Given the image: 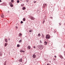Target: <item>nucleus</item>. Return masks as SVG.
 I'll list each match as a JSON object with an SVG mask.
<instances>
[{
  "label": "nucleus",
  "mask_w": 65,
  "mask_h": 65,
  "mask_svg": "<svg viewBox=\"0 0 65 65\" xmlns=\"http://www.w3.org/2000/svg\"><path fill=\"white\" fill-rule=\"evenodd\" d=\"M32 57L34 58H35L36 57V55L35 54H34L33 55H32Z\"/></svg>",
  "instance_id": "7ed1b4c3"
},
{
  "label": "nucleus",
  "mask_w": 65,
  "mask_h": 65,
  "mask_svg": "<svg viewBox=\"0 0 65 65\" xmlns=\"http://www.w3.org/2000/svg\"><path fill=\"white\" fill-rule=\"evenodd\" d=\"M28 49L30 50V48H31L30 46V45H28Z\"/></svg>",
  "instance_id": "2eb2a0df"
},
{
  "label": "nucleus",
  "mask_w": 65,
  "mask_h": 65,
  "mask_svg": "<svg viewBox=\"0 0 65 65\" xmlns=\"http://www.w3.org/2000/svg\"><path fill=\"white\" fill-rule=\"evenodd\" d=\"M46 38V39H50V36L48 35H47Z\"/></svg>",
  "instance_id": "f257e3e1"
},
{
  "label": "nucleus",
  "mask_w": 65,
  "mask_h": 65,
  "mask_svg": "<svg viewBox=\"0 0 65 65\" xmlns=\"http://www.w3.org/2000/svg\"><path fill=\"white\" fill-rule=\"evenodd\" d=\"M44 5H45V6H47V5H46V4H45Z\"/></svg>",
  "instance_id": "c85d7f7f"
},
{
  "label": "nucleus",
  "mask_w": 65,
  "mask_h": 65,
  "mask_svg": "<svg viewBox=\"0 0 65 65\" xmlns=\"http://www.w3.org/2000/svg\"><path fill=\"white\" fill-rule=\"evenodd\" d=\"M36 2V1H35V2H34V3H35Z\"/></svg>",
  "instance_id": "c9c22d12"
},
{
  "label": "nucleus",
  "mask_w": 65,
  "mask_h": 65,
  "mask_svg": "<svg viewBox=\"0 0 65 65\" xmlns=\"http://www.w3.org/2000/svg\"><path fill=\"white\" fill-rule=\"evenodd\" d=\"M10 6H11V7H13V5H10Z\"/></svg>",
  "instance_id": "b1692460"
},
{
  "label": "nucleus",
  "mask_w": 65,
  "mask_h": 65,
  "mask_svg": "<svg viewBox=\"0 0 65 65\" xmlns=\"http://www.w3.org/2000/svg\"><path fill=\"white\" fill-rule=\"evenodd\" d=\"M53 60L54 61V62H55L56 61V59L55 58H53Z\"/></svg>",
  "instance_id": "4be33fe9"
},
{
  "label": "nucleus",
  "mask_w": 65,
  "mask_h": 65,
  "mask_svg": "<svg viewBox=\"0 0 65 65\" xmlns=\"http://www.w3.org/2000/svg\"><path fill=\"white\" fill-rule=\"evenodd\" d=\"M64 25H65V24H64Z\"/></svg>",
  "instance_id": "a19ab883"
},
{
  "label": "nucleus",
  "mask_w": 65,
  "mask_h": 65,
  "mask_svg": "<svg viewBox=\"0 0 65 65\" xmlns=\"http://www.w3.org/2000/svg\"><path fill=\"white\" fill-rule=\"evenodd\" d=\"M17 3H20V1L19 0H18L17 1Z\"/></svg>",
  "instance_id": "dca6fc26"
},
{
  "label": "nucleus",
  "mask_w": 65,
  "mask_h": 65,
  "mask_svg": "<svg viewBox=\"0 0 65 65\" xmlns=\"http://www.w3.org/2000/svg\"><path fill=\"white\" fill-rule=\"evenodd\" d=\"M59 24L60 25H61V23H59Z\"/></svg>",
  "instance_id": "72a5a7b5"
},
{
  "label": "nucleus",
  "mask_w": 65,
  "mask_h": 65,
  "mask_svg": "<svg viewBox=\"0 0 65 65\" xmlns=\"http://www.w3.org/2000/svg\"><path fill=\"white\" fill-rule=\"evenodd\" d=\"M59 57H60V58H61V59H63V56H62V55H59Z\"/></svg>",
  "instance_id": "39448f33"
},
{
  "label": "nucleus",
  "mask_w": 65,
  "mask_h": 65,
  "mask_svg": "<svg viewBox=\"0 0 65 65\" xmlns=\"http://www.w3.org/2000/svg\"><path fill=\"white\" fill-rule=\"evenodd\" d=\"M54 57H55V58H56V57H57V56H54Z\"/></svg>",
  "instance_id": "f704fd0d"
},
{
  "label": "nucleus",
  "mask_w": 65,
  "mask_h": 65,
  "mask_svg": "<svg viewBox=\"0 0 65 65\" xmlns=\"http://www.w3.org/2000/svg\"><path fill=\"white\" fill-rule=\"evenodd\" d=\"M16 28H17V29H18V27L17 26H16Z\"/></svg>",
  "instance_id": "e433bc0d"
},
{
  "label": "nucleus",
  "mask_w": 65,
  "mask_h": 65,
  "mask_svg": "<svg viewBox=\"0 0 65 65\" xmlns=\"http://www.w3.org/2000/svg\"><path fill=\"white\" fill-rule=\"evenodd\" d=\"M14 2V1L13 0H11V2H12V3H13V2Z\"/></svg>",
  "instance_id": "a878e982"
},
{
  "label": "nucleus",
  "mask_w": 65,
  "mask_h": 65,
  "mask_svg": "<svg viewBox=\"0 0 65 65\" xmlns=\"http://www.w3.org/2000/svg\"><path fill=\"white\" fill-rule=\"evenodd\" d=\"M26 1L27 2H28V0H26Z\"/></svg>",
  "instance_id": "cd10ccee"
},
{
  "label": "nucleus",
  "mask_w": 65,
  "mask_h": 65,
  "mask_svg": "<svg viewBox=\"0 0 65 65\" xmlns=\"http://www.w3.org/2000/svg\"><path fill=\"white\" fill-rule=\"evenodd\" d=\"M39 49H40V50H42L43 48V46L42 45H39Z\"/></svg>",
  "instance_id": "f03ea898"
},
{
  "label": "nucleus",
  "mask_w": 65,
  "mask_h": 65,
  "mask_svg": "<svg viewBox=\"0 0 65 65\" xmlns=\"http://www.w3.org/2000/svg\"><path fill=\"white\" fill-rule=\"evenodd\" d=\"M40 43H42V41L40 40Z\"/></svg>",
  "instance_id": "aec40b11"
},
{
  "label": "nucleus",
  "mask_w": 65,
  "mask_h": 65,
  "mask_svg": "<svg viewBox=\"0 0 65 65\" xmlns=\"http://www.w3.org/2000/svg\"><path fill=\"white\" fill-rule=\"evenodd\" d=\"M10 38H9L8 39V40H9H9H10Z\"/></svg>",
  "instance_id": "7c9ffc66"
},
{
  "label": "nucleus",
  "mask_w": 65,
  "mask_h": 65,
  "mask_svg": "<svg viewBox=\"0 0 65 65\" xmlns=\"http://www.w3.org/2000/svg\"><path fill=\"white\" fill-rule=\"evenodd\" d=\"M23 21H26V18H24L23 19Z\"/></svg>",
  "instance_id": "6ab92c4d"
},
{
  "label": "nucleus",
  "mask_w": 65,
  "mask_h": 65,
  "mask_svg": "<svg viewBox=\"0 0 65 65\" xmlns=\"http://www.w3.org/2000/svg\"><path fill=\"white\" fill-rule=\"evenodd\" d=\"M30 19L32 20H34V18L33 17H30Z\"/></svg>",
  "instance_id": "423d86ee"
},
{
  "label": "nucleus",
  "mask_w": 65,
  "mask_h": 65,
  "mask_svg": "<svg viewBox=\"0 0 65 65\" xmlns=\"http://www.w3.org/2000/svg\"><path fill=\"white\" fill-rule=\"evenodd\" d=\"M45 22V21H43V24H44V23Z\"/></svg>",
  "instance_id": "c756f323"
},
{
  "label": "nucleus",
  "mask_w": 65,
  "mask_h": 65,
  "mask_svg": "<svg viewBox=\"0 0 65 65\" xmlns=\"http://www.w3.org/2000/svg\"><path fill=\"white\" fill-rule=\"evenodd\" d=\"M19 61L20 62H23V60H22V58H20Z\"/></svg>",
  "instance_id": "20e7f679"
},
{
  "label": "nucleus",
  "mask_w": 65,
  "mask_h": 65,
  "mask_svg": "<svg viewBox=\"0 0 65 65\" xmlns=\"http://www.w3.org/2000/svg\"><path fill=\"white\" fill-rule=\"evenodd\" d=\"M22 42V40H20L19 41V42L20 43H21Z\"/></svg>",
  "instance_id": "f8f14e48"
},
{
  "label": "nucleus",
  "mask_w": 65,
  "mask_h": 65,
  "mask_svg": "<svg viewBox=\"0 0 65 65\" xmlns=\"http://www.w3.org/2000/svg\"><path fill=\"white\" fill-rule=\"evenodd\" d=\"M17 47H20V45L19 44H18L17 45Z\"/></svg>",
  "instance_id": "5701e85b"
},
{
  "label": "nucleus",
  "mask_w": 65,
  "mask_h": 65,
  "mask_svg": "<svg viewBox=\"0 0 65 65\" xmlns=\"http://www.w3.org/2000/svg\"><path fill=\"white\" fill-rule=\"evenodd\" d=\"M7 45H8V43H5V44L4 46H5L6 47V46H7Z\"/></svg>",
  "instance_id": "6e6552de"
},
{
  "label": "nucleus",
  "mask_w": 65,
  "mask_h": 65,
  "mask_svg": "<svg viewBox=\"0 0 65 65\" xmlns=\"http://www.w3.org/2000/svg\"><path fill=\"white\" fill-rule=\"evenodd\" d=\"M5 41L6 42H7V39H5Z\"/></svg>",
  "instance_id": "9d476101"
},
{
  "label": "nucleus",
  "mask_w": 65,
  "mask_h": 65,
  "mask_svg": "<svg viewBox=\"0 0 65 65\" xmlns=\"http://www.w3.org/2000/svg\"><path fill=\"white\" fill-rule=\"evenodd\" d=\"M21 24H23V21H21Z\"/></svg>",
  "instance_id": "bb28decb"
},
{
  "label": "nucleus",
  "mask_w": 65,
  "mask_h": 65,
  "mask_svg": "<svg viewBox=\"0 0 65 65\" xmlns=\"http://www.w3.org/2000/svg\"><path fill=\"white\" fill-rule=\"evenodd\" d=\"M47 65H50V64L49 63H47Z\"/></svg>",
  "instance_id": "473e14b6"
},
{
  "label": "nucleus",
  "mask_w": 65,
  "mask_h": 65,
  "mask_svg": "<svg viewBox=\"0 0 65 65\" xmlns=\"http://www.w3.org/2000/svg\"><path fill=\"white\" fill-rule=\"evenodd\" d=\"M9 4H11V2H10L9 3Z\"/></svg>",
  "instance_id": "2f4dec72"
},
{
  "label": "nucleus",
  "mask_w": 65,
  "mask_h": 65,
  "mask_svg": "<svg viewBox=\"0 0 65 65\" xmlns=\"http://www.w3.org/2000/svg\"><path fill=\"white\" fill-rule=\"evenodd\" d=\"M20 52H23V53H25V51H23V50H20Z\"/></svg>",
  "instance_id": "1a4fd4ad"
},
{
  "label": "nucleus",
  "mask_w": 65,
  "mask_h": 65,
  "mask_svg": "<svg viewBox=\"0 0 65 65\" xmlns=\"http://www.w3.org/2000/svg\"><path fill=\"white\" fill-rule=\"evenodd\" d=\"M34 48H36V47H35V46H34Z\"/></svg>",
  "instance_id": "4c0bfd02"
},
{
  "label": "nucleus",
  "mask_w": 65,
  "mask_h": 65,
  "mask_svg": "<svg viewBox=\"0 0 65 65\" xmlns=\"http://www.w3.org/2000/svg\"><path fill=\"white\" fill-rule=\"evenodd\" d=\"M45 7L44 6L43 7Z\"/></svg>",
  "instance_id": "37998d69"
},
{
  "label": "nucleus",
  "mask_w": 65,
  "mask_h": 65,
  "mask_svg": "<svg viewBox=\"0 0 65 65\" xmlns=\"http://www.w3.org/2000/svg\"><path fill=\"white\" fill-rule=\"evenodd\" d=\"M47 42L46 41H45L44 42V44L45 45H46L47 44Z\"/></svg>",
  "instance_id": "4468645a"
},
{
  "label": "nucleus",
  "mask_w": 65,
  "mask_h": 65,
  "mask_svg": "<svg viewBox=\"0 0 65 65\" xmlns=\"http://www.w3.org/2000/svg\"><path fill=\"white\" fill-rule=\"evenodd\" d=\"M22 9L23 10H25L26 9V8L25 7H23L22 8Z\"/></svg>",
  "instance_id": "ddd939ff"
},
{
  "label": "nucleus",
  "mask_w": 65,
  "mask_h": 65,
  "mask_svg": "<svg viewBox=\"0 0 65 65\" xmlns=\"http://www.w3.org/2000/svg\"><path fill=\"white\" fill-rule=\"evenodd\" d=\"M2 2L1 0H0V2Z\"/></svg>",
  "instance_id": "58836bf2"
},
{
  "label": "nucleus",
  "mask_w": 65,
  "mask_h": 65,
  "mask_svg": "<svg viewBox=\"0 0 65 65\" xmlns=\"http://www.w3.org/2000/svg\"><path fill=\"white\" fill-rule=\"evenodd\" d=\"M42 38H44V35H43V34H42Z\"/></svg>",
  "instance_id": "f3484780"
},
{
  "label": "nucleus",
  "mask_w": 65,
  "mask_h": 65,
  "mask_svg": "<svg viewBox=\"0 0 65 65\" xmlns=\"http://www.w3.org/2000/svg\"><path fill=\"white\" fill-rule=\"evenodd\" d=\"M64 65H65V61L64 62Z\"/></svg>",
  "instance_id": "ea45409f"
},
{
  "label": "nucleus",
  "mask_w": 65,
  "mask_h": 65,
  "mask_svg": "<svg viewBox=\"0 0 65 65\" xmlns=\"http://www.w3.org/2000/svg\"><path fill=\"white\" fill-rule=\"evenodd\" d=\"M32 32V30H29V32Z\"/></svg>",
  "instance_id": "393cba45"
},
{
  "label": "nucleus",
  "mask_w": 65,
  "mask_h": 65,
  "mask_svg": "<svg viewBox=\"0 0 65 65\" xmlns=\"http://www.w3.org/2000/svg\"><path fill=\"white\" fill-rule=\"evenodd\" d=\"M20 1H22V0H20Z\"/></svg>",
  "instance_id": "79ce46f5"
},
{
  "label": "nucleus",
  "mask_w": 65,
  "mask_h": 65,
  "mask_svg": "<svg viewBox=\"0 0 65 65\" xmlns=\"http://www.w3.org/2000/svg\"><path fill=\"white\" fill-rule=\"evenodd\" d=\"M24 6V4H22L21 5V6H22V7H23Z\"/></svg>",
  "instance_id": "a211bd4d"
},
{
  "label": "nucleus",
  "mask_w": 65,
  "mask_h": 65,
  "mask_svg": "<svg viewBox=\"0 0 65 65\" xmlns=\"http://www.w3.org/2000/svg\"><path fill=\"white\" fill-rule=\"evenodd\" d=\"M19 36L21 37V36H22V34L20 33L19 34Z\"/></svg>",
  "instance_id": "9b49d317"
},
{
  "label": "nucleus",
  "mask_w": 65,
  "mask_h": 65,
  "mask_svg": "<svg viewBox=\"0 0 65 65\" xmlns=\"http://www.w3.org/2000/svg\"><path fill=\"white\" fill-rule=\"evenodd\" d=\"M1 18H4V15L3 14H1Z\"/></svg>",
  "instance_id": "0eeeda50"
},
{
  "label": "nucleus",
  "mask_w": 65,
  "mask_h": 65,
  "mask_svg": "<svg viewBox=\"0 0 65 65\" xmlns=\"http://www.w3.org/2000/svg\"><path fill=\"white\" fill-rule=\"evenodd\" d=\"M41 36V35H40V34H38V36H39V37H40V36Z\"/></svg>",
  "instance_id": "412c9836"
}]
</instances>
